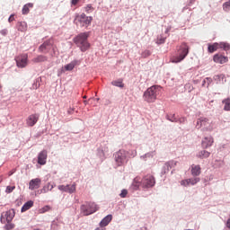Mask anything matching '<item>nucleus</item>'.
Wrapping results in <instances>:
<instances>
[{"label":"nucleus","instance_id":"obj_1","mask_svg":"<svg viewBox=\"0 0 230 230\" xmlns=\"http://www.w3.org/2000/svg\"><path fill=\"white\" fill-rule=\"evenodd\" d=\"M87 39H89V32H82L74 38L75 44L77 46V48H80L81 51L83 52L87 51V49L91 48V44H89Z\"/></svg>","mask_w":230,"mask_h":230},{"label":"nucleus","instance_id":"obj_2","mask_svg":"<svg viewBox=\"0 0 230 230\" xmlns=\"http://www.w3.org/2000/svg\"><path fill=\"white\" fill-rule=\"evenodd\" d=\"M160 93L161 86L155 85L149 87L145 93L146 102H147L148 103H153V102H155V100H157V96Z\"/></svg>","mask_w":230,"mask_h":230},{"label":"nucleus","instance_id":"obj_3","mask_svg":"<svg viewBox=\"0 0 230 230\" xmlns=\"http://www.w3.org/2000/svg\"><path fill=\"white\" fill-rule=\"evenodd\" d=\"M75 24L76 26H80L81 28H87L91 26V22H93V17L87 16L85 13L77 14L74 20Z\"/></svg>","mask_w":230,"mask_h":230},{"label":"nucleus","instance_id":"obj_4","mask_svg":"<svg viewBox=\"0 0 230 230\" xmlns=\"http://www.w3.org/2000/svg\"><path fill=\"white\" fill-rule=\"evenodd\" d=\"M188 53H190V46H188V43H181L179 49V56L172 59V64L182 62L184 58L188 57Z\"/></svg>","mask_w":230,"mask_h":230},{"label":"nucleus","instance_id":"obj_5","mask_svg":"<svg viewBox=\"0 0 230 230\" xmlns=\"http://www.w3.org/2000/svg\"><path fill=\"white\" fill-rule=\"evenodd\" d=\"M217 49H224V51H230V44L227 42H215L213 44H208V53H215Z\"/></svg>","mask_w":230,"mask_h":230},{"label":"nucleus","instance_id":"obj_6","mask_svg":"<svg viewBox=\"0 0 230 230\" xmlns=\"http://www.w3.org/2000/svg\"><path fill=\"white\" fill-rule=\"evenodd\" d=\"M98 209H100V207H98V205H96L95 203H90L88 205V208L85 205L81 206V211H82L83 215H84V217L93 215V213H96V211H98Z\"/></svg>","mask_w":230,"mask_h":230},{"label":"nucleus","instance_id":"obj_7","mask_svg":"<svg viewBox=\"0 0 230 230\" xmlns=\"http://www.w3.org/2000/svg\"><path fill=\"white\" fill-rule=\"evenodd\" d=\"M15 217V210L13 208L3 212L0 217V222L2 224H6V222H12Z\"/></svg>","mask_w":230,"mask_h":230},{"label":"nucleus","instance_id":"obj_8","mask_svg":"<svg viewBox=\"0 0 230 230\" xmlns=\"http://www.w3.org/2000/svg\"><path fill=\"white\" fill-rule=\"evenodd\" d=\"M52 49L53 54H51V57H55V47H53V43H51V40H49L45 41L43 44H41L39 47V52L40 53H49V50Z\"/></svg>","mask_w":230,"mask_h":230},{"label":"nucleus","instance_id":"obj_9","mask_svg":"<svg viewBox=\"0 0 230 230\" xmlns=\"http://www.w3.org/2000/svg\"><path fill=\"white\" fill-rule=\"evenodd\" d=\"M115 157V163L119 166H122V164H125L127 163V151L125 150H119L114 155Z\"/></svg>","mask_w":230,"mask_h":230},{"label":"nucleus","instance_id":"obj_10","mask_svg":"<svg viewBox=\"0 0 230 230\" xmlns=\"http://www.w3.org/2000/svg\"><path fill=\"white\" fill-rule=\"evenodd\" d=\"M197 128H203V130H211L209 128V119L201 117L197 120Z\"/></svg>","mask_w":230,"mask_h":230},{"label":"nucleus","instance_id":"obj_11","mask_svg":"<svg viewBox=\"0 0 230 230\" xmlns=\"http://www.w3.org/2000/svg\"><path fill=\"white\" fill-rule=\"evenodd\" d=\"M16 66L17 67H26L28 66V54H23L16 58Z\"/></svg>","mask_w":230,"mask_h":230},{"label":"nucleus","instance_id":"obj_12","mask_svg":"<svg viewBox=\"0 0 230 230\" xmlns=\"http://www.w3.org/2000/svg\"><path fill=\"white\" fill-rule=\"evenodd\" d=\"M213 61L216 64H227V62H229V58L227 56H224L220 53H217L214 55Z\"/></svg>","mask_w":230,"mask_h":230},{"label":"nucleus","instance_id":"obj_13","mask_svg":"<svg viewBox=\"0 0 230 230\" xmlns=\"http://www.w3.org/2000/svg\"><path fill=\"white\" fill-rule=\"evenodd\" d=\"M58 190L60 191H65L66 193H75L76 191V184H71V185H58Z\"/></svg>","mask_w":230,"mask_h":230},{"label":"nucleus","instance_id":"obj_14","mask_svg":"<svg viewBox=\"0 0 230 230\" xmlns=\"http://www.w3.org/2000/svg\"><path fill=\"white\" fill-rule=\"evenodd\" d=\"M48 161V151L46 149L40 152L38 155V164L44 166Z\"/></svg>","mask_w":230,"mask_h":230},{"label":"nucleus","instance_id":"obj_15","mask_svg":"<svg viewBox=\"0 0 230 230\" xmlns=\"http://www.w3.org/2000/svg\"><path fill=\"white\" fill-rule=\"evenodd\" d=\"M197 182H200V178H190L180 181L181 186H195Z\"/></svg>","mask_w":230,"mask_h":230},{"label":"nucleus","instance_id":"obj_16","mask_svg":"<svg viewBox=\"0 0 230 230\" xmlns=\"http://www.w3.org/2000/svg\"><path fill=\"white\" fill-rule=\"evenodd\" d=\"M155 186V177L147 174L145 179V188H154Z\"/></svg>","mask_w":230,"mask_h":230},{"label":"nucleus","instance_id":"obj_17","mask_svg":"<svg viewBox=\"0 0 230 230\" xmlns=\"http://www.w3.org/2000/svg\"><path fill=\"white\" fill-rule=\"evenodd\" d=\"M213 143H215L213 137H205L201 141V146L202 148H209V146H213Z\"/></svg>","mask_w":230,"mask_h":230},{"label":"nucleus","instance_id":"obj_18","mask_svg":"<svg viewBox=\"0 0 230 230\" xmlns=\"http://www.w3.org/2000/svg\"><path fill=\"white\" fill-rule=\"evenodd\" d=\"M40 182L42 181L40 178L31 180L29 182V190L31 191H33V190H39V188H40Z\"/></svg>","mask_w":230,"mask_h":230},{"label":"nucleus","instance_id":"obj_19","mask_svg":"<svg viewBox=\"0 0 230 230\" xmlns=\"http://www.w3.org/2000/svg\"><path fill=\"white\" fill-rule=\"evenodd\" d=\"M39 121V114H31L27 119L28 127H34Z\"/></svg>","mask_w":230,"mask_h":230},{"label":"nucleus","instance_id":"obj_20","mask_svg":"<svg viewBox=\"0 0 230 230\" xmlns=\"http://www.w3.org/2000/svg\"><path fill=\"white\" fill-rule=\"evenodd\" d=\"M111 222H112V215H108L100 222V226L107 227Z\"/></svg>","mask_w":230,"mask_h":230},{"label":"nucleus","instance_id":"obj_21","mask_svg":"<svg viewBox=\"0 0 230 230\" xmlns=\"http://www.w3.org/2000/svg\"><path fill=\"white\" fill-rule=\"evenodd\" d=\"M190 172L193 177H199V175H200V165L192 164Z\"/></svg>","mask_w":230,"mask_h":230},{"label":"nucleus","instance_id":"obj_22","mask_svg":"<svg viewBox=\"0 0 230 230\" xmlns=\"http://www.w3.org/2000/svg\"><path fill=\"white\" fill-rule=\"evenodd\" d=\"M16 26L18 31H26L28 30V23L26 22H18Z\"/></svg>","mask_w":230,"mask_h":230},{"label":"nucleus","instance_id":"obj_23","mask_svg":"<svg viewBox=\"0 0 230 230\" xmlns=\"http://www.w3.org/2000/svg\"><path fill=\"white\" fill-rule=\"evenodd\" d=\"M211 155V153L206 150L199 151L197 155L199 159H208Z\"/></svg>","mask_w":230,"mask_h":230},{"label":"nucleus","instance_id":"obj_24","mask_svg":"<svg viewBox=\"0 0 230 230\" xmlns=\"http://www.w3.org/2000/svg\"><path fill=\"white\" fill-rule=\"evenodd\" d=\"M32 62H34V64H39L40 62H48V57L40 55L32 58Z\"/></svg>","mask_w":230,"mask_h":230},{"label":"nucleus","instance_id":"obj_25","mask_svg":"<svg viewBox=\"0 0 230 230\" xmlns=\"http://www.w3.org/2000/svg\"><path fill=\"white\" fill-rule=\"evenodd\" d=\"M75 66H78V60H73L72 62H70L69 64L65 66V70L66 71H73V69H75Z\"/></svg>","mask_w":230,"mask_h":230},{"label":"nucleus","instance_id":"obj_26","mask_svg":"<svg viewBox=\"0 0 230 230\" xmlns=\"http://www.w3.org/2000/svg\"><path fill=\"white\" fill-rule=\"evenodd\" d=\"M32 6H33L32 3H29L23 5L22 10V15H28V13H30V8H31Z\"/></svg>","mask_w":230,"mask_h":230},{"label":"nucleus","instance_id":"obj_27","mask_svg":"<svg viewBox=\"0 0 230 230\" xmlns=\"http://www.w3.org/2000/svg\"><path fill=\"white\" fill-rule=\"evenodd\" d=\"M55 188V185L51 184V182H49L41 189V193H48V191H51Z\"/></svg>","mask_w":230,"mask_h":230},{"label":"nucleus","instance_id":"obj_28","mask_svg":"<svg viewBox=\"0 0 230 230\" xmlns=\"http://www.w3.org/2000/svg\"><path fill=\"white\" fill-rule=\"evenodd\" d=\"M31 208H33V201H31V200L27 201V202L22 207V213H24V211H28V209H31Z\"/></svg>","mask_w":230,"mask_h":230},{"label":"nucleus","instance_id":"obj_29","mask_svg":"<svg viewBox=\"0 0 230 230\" xmlns=\"http://www.w3.org/2000/svg\"><path fill=\"white\" fill-rule=\"evenodd\" d=\"M177 166V162L175 161H169L165 163V168L167 169V172H170L171 168H175Z\"/></svg>","mask_w":230,"mask_h":230},{"label":"nucleus","instance_id":"obj_30","mask_svg":"<svg viewBox=\"0 0 230 230\" xmlns=\"http://www.w3.org/2000/svg\"><path fill=\"white\" fill-rule=\"evenodd\" d=\"M139 186H141V181H139V178L137 177L133 181L132 188L133 190H139Z\"/></svg>","mask_w":230,"mask_h":230},{"label":"nucleus","instance_id":"obj_31","mask_svg":"<svg viewBox=\"0 0 230 230\" xmlns=\"http://www.w3.org/2000/svg\"><path fill=\"white\" fill-rule=\"evenodd\" d=\"M111 84H112L115 87H120V88L125 87V84H123V80H122V79H119V80H117V81H113V82H111Z\"/></svg>","mask_w":230,"mask_h":230},{"label":"nucleus","instance_id":"obj_32","mask_svg":"<svg viewBox=\"0 0 230 230\" xmlns=\"http://www.w3.org/2000/svg\"><path fill=\"white\" fill-rule=\"evenodd\" d=\"M48 211H51V207L49 205H46L45 207L39 209L40 214L48 213Z\"/></svg>","mask_w":230,"mask_h":230},{"label":"nucleus","instance_id":"obj_33","mask_svg":"<svg viewBox=\"0 0 230 230\" xmlns=\"http://www.w3.org/2000/svg\"><path fill=\"white\" fill-rule=\"evenodd\" d=\"M223 103L225 104L224 111H230V99H225Z\"/></svg>","mask_w":230,"mask_h":230},{"label":"nucleus","instance_id":"obj_34","mask_svg":"<svg viewBox=\"0 0 230 230\" xmlns=\"http://www.w3.org/2000/svg\"><path fill=\"white\" fill-rule=\"evenodd\" d=\"M84 12H86V13H91L92 12H94V7H93V4H87L84 7Z\"/></svg>","mask_w":230,"mask_h":230},{"label":"nucleus","instance_id":"obj_35","mask_svg":"<svg viewBox=\"0 0 230 230\" xmlns=\"http://www.w3.org/2000/svg\"><path fill=\"white\" fill-rule=\"evenodd\" d=\"M165 40H166V38L160 35L157 37L156 44H164Z\"/></svg>","mask_w":230,"mask_h":230},{"label":"nucleus","instance_id":"obj_36","mask_svg":"<svg viewBox=\"0 0 230 230\" xmlns=\"http://www.w3.org/2000/svg\"><path fill=\"white\" fill-rule=\"evenodd\" d=\"M15 227V225L12 222H7V224L4 226L5 230H12Z\"/></svg>","mask_w":230,"mask_h":230},{"label":"nucleus","instance_id":"obj_37","mask_svg":"<svg viewBox=\"0 0 230 230\" xmlns=\"http://www.w3.org/2000/svg\"><path fill=\"white\" fill-rule=\"evenodd\" d=\"M223 10H224L225 12H230V1L226 2V3L223 4Z\"/></svg>","mask_w":230,"mask_h":230},{"label":"nucleus","instance_id":"obj_38","mask_svg":"<svg viewBox=\"0 0 230 230\" xmlns=\"http://www.w3.org/2000/svg\"><path fill=\"white\" fill-rule=\"evenodd\" d=\"M15 190V186H7L5 190V193H12Z\"/></svg>","mask_w":230,"mask_h":230},{"label":"nucleus","instance_id":"obj_39","mask_svg":"<svg viewBox=\"0 0 230 230\" xmlns=\"http://www.w3.org/2000/svg\"><path fill=\"white\" fill-rule=\"evenodd\" d=\"M128 194V191L127 190H122L121 193L119 194V197H121V199H125V197H127Z\"/></svg>","mask_w":230,"mask_h":230},{"label":"nucleus","instance_id":"obj_40","mask_svg":"<svg viewBox=\"0 0 230 230\" xmlns=\"http://www.w3.org/2000/svg\"><path fill=\"white\" fill-rule=\"evenodd\" d=\"M127 155H128V157H136V151L133 150L130 152H127Z\"/></svg>","mask_w":230,"mask_h":230},{"label":"nucleus","instance_id":"obj_41","mask_svg":"<svg viewBox=\"0 0 230 230\" xmlns=\"http://www.w3.org/2000/svg\"><path fill=\"white\" fill-rule=\"evenodd\" d=\"M78 3H80V0H72L71 1L72 6H76V4H78Z\"/></svg>","mask_w":230,"mask_h":230},{"label":"nucleus","instance_id":"obj_42","mask_svg":"<svg viewBox=\"0 0 230 230\" xmlns=\"http://www.w3.org/2000/svg\"><path fill=\"white\" fill-rule=\"evenodd\" d=\"M9 22H13L14 21L13 15H11L8 19Z\"/></svg>","mask_w":230,"mask_h":230},{"label":"nucleus","instance_id":"obj_43","mask_svg":"<svg viewBox=\"0 0 230 230\" xmlns=\"http://www.w3.org/2000/svg\"><path fill=\"white\" fill-rule=\"evenodd\" d=\"M226 227H228V229H230V218L226 222Z\"/></svg>","mask_w":230,"mask_h":230},{"label":"nucleus","instance_id":"obj_44","mask_svg":"<svg viewBox=\"0 0 230 230\" xmlns=\"http://www.w3.org/2000/svg\"><path fill=\"white\" fill-rule=\"evenodd\" d=\"M15 172V169H13L11 172H9V176L13 175V172Z\"/></svg>","mask_w":230,"mask_h":230},{"label":"nucleus","instance_id":"obj_45","mask_svg":"<svg viewBox=\"0 0 230 230\" xmlns=\"http://www.w3.org/2000/svg\"><path fill=\"white\" fill-rule=\"evenodd\" d=\"M151 54H152V53H151L150 51H148V50L146 51V55H147V56H150Z\"/></svg>","mask_w":230,"mask_h":230},{"label":"nucleus","instance_id":"obj_46","mask_svg":"<svg viewBox=\"0 0 230 230\" xmlns=\"http://www.w3.org/2000/svg\"><path fill=\"white\" fill-rule=\"evenodd\" d=\"M167 119H169V121H175V119H170V117H168Z\"/></svg>","mask_w":230,"mask_h":230},{"label":"nucleus","instance_id":"obj_47","mask_svg":"<svg viewBox=\"0 0 230 230\" xmlns=\"http://www.w3.org/2000/svg\"><path fill=\"white\" fill-rule=\"evenodd\" d=\"M84 103H85V104H86V103H87V101H84Z\"/></svg>","mask_w":230,"mask_h":230},{"label":"nucleus","instance_id":"obj_48","mask_svg":"<svg viewBox=\"0 0 230 230\" xmlns=\"http://www.w3.org/2000/svg\"><path fill=\"white\" fill-rule=\"evenodd\" d=\"M83 98L85 99V98H87V96L84 95Z\"/></svg>","mask_w":230,"mask_h":230},{"label":"nucleus","instance_id":"obj_49","mask_svg":"<svg viewBox=\"0 0 230 230\" xmlns=\"http://www.w3.org/2000/svg\"><path fill=\"white\" fill-rule=\"evenodd\" d=\"M95 230H101L100 228H97V229H95Z\"/></svg>","mask_w":230,"mask_h":230},{"label":"nucleus","instance_id":"obj_50","mask_svg":"<svg viewBox=\"0 0 230 230\" xmlns=\"http://www.w3.org/2000/svg\"><path fill=\"white\" fill-rule=\"evenodd\" d=\"M100 99H96V101L98 102Z\"/></svg>","mask_w":230,"mask_h":230},{"label":"nucleus","instance_id":"obj_51","mask_svg":"<svg viewBox=\"0 0 230 230\" xmlns=\"http://www.w3.org/2000/svg\"><path fill=\"white\" fill-rule=\"evenodd\" d=\"M1 87H2V86H1V84H0V89H1Z\"/></svg>","mask_w":230,"mask_h":230},{"label":"nucleus","instance_id":"obj_52","mask_svg":"<svg viewBox=\"0 0 230 230\" xmlns=\"http://www.w3.org/2000/svg\"><path fill=\"white\" fill-rule=\"evenodd\" d=\"M191 1H195V0H191Z\"/></svg>","mask_w":230,"mask_h":230}]
</instances>
